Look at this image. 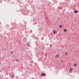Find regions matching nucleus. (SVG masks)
<instances>
[{
  "instance_id": "1",
  "label": "nucleus",
  "mask_w": 79,
  "mask_h": 79,
  "mask_svg": "<svg viewBox=\"0 0 79 79\" xmlns=\"http://www.w3.org/2000/svg\"><path fill=\"white\" fill-rule=\"evenodd\" d=\"M69 71L70 72H72L73 71V69L70 68V69L69 70Z\"/></svg>"
},
{
  "instance_id": "2",
  "label": "nucleus",
  "mask_w": 79,
  "mask_h": 79,
  "mask_svg": "<svg viewBox=\"0 0 79 79\" xmlns=\"http://www.w3.org/2000/svg\"><path fill=\"white\" fill-rule=\"evenodd\" d=\"M46 75V74L45 73H42L41 74V76H45Z\"/></svg>"
},
{
  "instance_id": "3",
  "label": "nucleus",
  "mask_w": 79,
  "mask_h": 79,
  "mask_svg": "<svg viewBox=\"0 0 79 79\" xmlns=\"http://www.w3.org/2000/svg\"><path fill=\"white\" fill-rule=\"evenodd\" d=\"M29 44H31V42H28V43H27V45H28V47H29V46H30V45Z\"/></svg>"
},
{
  "instance_id": "4",
  "label": "nucleus",
  "mask_w": 79,
  "mask_h": 79,
  "mask_svg": "<svg viewBox=\"0 0 79 79\" xmlns=\"http://www.w3.org/2000/svg\"><path fill=\"white\" fill-rule=\"evenodd\" d=\"M74 13H78V10H75L74 11Z\"/></svg>"
},
{
  "instance_id": "5",
  "label": "nucleus",
  "mask_w": 79,
  "mask_h": 79,
  "mask_svg": "<svg viewBox=\"0 0 79 79\" xmlns=\"http://www.w3.org/2000/svg\"><path fill=\"white\" fill-rule=\"evenodd\" d=\"M53 32L54 33V34H56V31H53Z\"/></svg>"
},
{
  "instance_id": "6",
  "label": "nucleus",
  "mask_w": 79,
  "mask_h": 79,
  "mask_svg": "<svg viewBox=\"0 0 79 79\" xmlns=\"http://www.w3.org/2000/svg\"><path fill=\"white\" fill-rule=\"evenodd\" d=\"M59 27H60V28H61V27H62V25H60Z\"/></svg>"
},
{
  "instance_id": "7",
  "label": "nucleus",
  "mask_w": 79,
  "mask_h": 79,
  "mask_svg": "<svg viewBox=\"0 0 79 79\" xmlns=\"http://www.w3.org/2000/svg\"><path fill=\"white\" fill-rule=\"evenodd\" d=\"M64 32H66V29H64Z\"/></svg>"
},
{
  "instance_id": "8",
  "label": "nucleus",
  "mask_w": 79,
  "mask_h": 79,
  "mask_svg": "<svg viewBox=\"0 0 79 79\" xmlns=\"http://www.w3.org/2000/svg\"><path fill=\"white\" fill-rule=\"evenodd\" d=\"M58 55H56V58H57V57H58Z\"/></svg>"
},
{
  "instance_id": "9",
  "label": "nucleus",
  "mask_w": 79,
  "mask_h": 79,
  "mask_svg": "<svg viewBox=\"0 0 79 79\" xmlns=\"http://www.w3.org/2000/svg\"><path fill=\"white\" fill-rule=\"evenodd\" d=\"M65 54L66 55H68V53L67 52H65Z\"/></svg>"
},
{
  "instance_id": "10",
  "label": "nucleus",
  "mask_w": 79,
  "mask_h": 79,
  "mask_svg": "<svg viewBox=\"0 0 79 79\" xmlns=\"http://www.w3.org/2000/svg\"><path fill=\"white\" fill-rule=\"evenodd\" d=\"M16 61H18V60L17 59H16Z\"/></svg>"
},
{
  "instance_id": "11",
  "label": "nucleus",
  "mask_w": 79,
  "mask_h": 79,
  "mask_svg": "<svg viewBox=\"0 0 79 79\" xmlns=\"http://www.w3.org/2000/svg\"><path fill=\"white\" fill-rule=\"evenodd\" d=\"M76 64H74V66H76Z\"/></svg>"
},
{
  "instance_id": "12",
  "label": "nucleus",
  "mask_w": 79,
  "mask_h": 79,
  "mask_svg": "<svg viewBox=\"0 0 79 79\" xmlns=\"http://www.w3.org/2000/svg\"><path fill=\"white\" fill-rule=\"evenodd\" d=\"M12 77H14V75H12Z\"/></svg>"
}]
</instances>
